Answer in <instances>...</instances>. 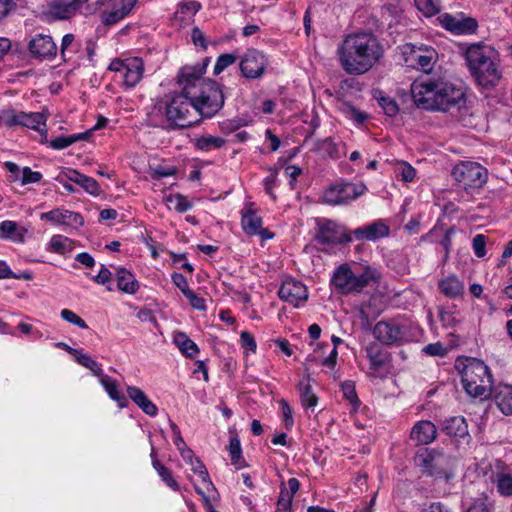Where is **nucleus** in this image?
Returning <instances> with one entry per match:
<instances>
[{
    "label": "nucleus",
    "mask_w": 512,
    "mask_h": 512,
    "mask_svg": "<svg viewBox=\"0 0 512 512\" xmlns=\"http://www.w3.org/2000/svg\"><path fill=\"white\" fill-rule=\"evenodd\" d=\"M440 430L450 437L465 438L469 436L468 424L463 416H453L441 423Z\"/></svg>",
    "instance_id": "23"
},
{
    "label": "nucleus",
    "mask_w": 512,
    "mask_h": 512,
    "mask_svg": "<svg viewBox=\"0 0 512 512\" xmlns=\"http://www.w3.org/2000/svg\"><path fill=\"white\" fill-rule=\"evenodd\" d=\"M343 69L349 74H363L370 70L382 56V48L371 33L348 35L338 47Z\"/></svg>",
    "instance_id": "2"
},
{
    "label": "nucleus",
    "mask_w": 512,
    "mask_h": 512,
    "mask_svg": "<svg viewBox=\"0 0 512 512\" xmlns=\"http://www.w3.org/2000/svg\"><path fill=\"white\" fill-rule=\"evenodd\" d=\"M63 176L67 180L79 185L91 195L98 196L101 193L100 186L94 178L81 174L77 170L67 169L63 171Z\"/></svg>",
    "instance_id": "22"
},
{
    "label": "nucleus",
    "mask_w": 512,
    "mask_h": 512,
    "mask_svg": "<svg viewBox=\"0 0 512 512\" xmlns=\"http://www.w3.org/2000/svg\"><path fill=\"white\" fill-rule=\"evenodd\" d=\"M128 397L147 415L154 417L157 415V406L146 396V394L136 386L127 387Z\"/></svg>",
    "instance_id": "25"
},
{
    "label": "nucleus",
    "mask_w": 512,
    "mask_h": 512,
    "mask_svg": "<svg viewBox=\"0 0 512 512\" xmlns=\"http://www.w3.org/2000/svg\"><path fill=\"white\" fill-rule=\"evenodd\" d=\"M411 60L417 64L419 69L427 73L431 71L433 66V52H427L426 54L413 52Z\"/></svg>",
    "instance_id": "44"
},
{
    "label": "nucleus",
    "mask_w": 512,
    "mask_h": 512,
    "mask_svg": "<svg viewBox=\"0 0 512 512\" xmlns=\"http://www.w3.org/2000/svg\"><path fill=\"white\" fill-rule=\"evenodd\" d=\"M241 225L248 235H257L262 227V218L257 214L252 203L247 204L243 209Z\"/></svg>",
    "instance_id": "26"
},
{
    "label": "nucleus",
    "mask_w": 512,
    "mask_h": 512,
    "mask_svg": "<svg viewBox=\"0 0 512 512\" xmlns=\"http://www.w3.org/2000/svg\"><path fill=\"white\" fill-rule=\"evenodd\" d=\"M300 397L302 406L306 409L314 408L317 405L318 397L313 393L309 383H299Z\"/></svg>",
    "instance_id": "40"
},
{
    "label": "nucleus",
    "mask_w": 512,
    "mask_h": 512,
    "mask_svg": "<svg viewBox=\"0 0 512 512\" xmlns=\"http://www.w3.org/2000/svg\"><path fill=\"white\" fill-rule=\"evenodd\" d=\"M47 117L44 113L40 112H31L28 114V117L24 123L23 127H27L36 131H39L42 136V143L47 142V130L40 129V126L46 125Z\"/></svg>",
    "instance_id": "37"
},
{
    "label": "nucleus",
    "mask_w": 512,
    "mask_h": 512,
    "mask_svg": "<svg viewBox=\"0 0 512 512\" xmlns=\"http://www.w3.org/2000/svg\"><path fill=\"white\" fill-rule=\"evenodd\" d=\"M242 347L252 352L256 351V341L250 332L243 331L240 335Z\"/></svg>",
    "instance_id": "62"
},
{
    "label": "nucleus",
    "mask_w": 512,
    "mask_h": 512,
    "mask_svg": "<svg viewBox=\"0 0 512 512\" xmlns=\"http://www.w3.org/2000/svg\"><path fill=\"white\" fill-rule=\"evenodd\" d=\"M423 352L430 356H440L443 357L446 355V348L439 342L431 343L426 345L423 348Z\"/></svg>",
    "instance_id": "57"
},
{
    "label": "nucleus",
    "mask_w": 512,
    "mask_h": 512,
    "mask_svg": "<svg viewBox=\"0 0 512 512\" xmlns=\"http://www.w3.org/2000/svg\"><path fill=\"white\" fill-rule=\"evenodd\" d=\"M366 191L367 187L362 182L336 181L324 190L322 201L331 206L348 205L364 195Z\"/></svg>",
    "instance_id": "9"
},
{
    "label": "nucleus",
    "mask_w": 512,
    "mask_h": 512,
    "mask_svg": "<svg viewBox=\"0 0 512 512\" xmlns=\"http://www.w3.org/2000/svg\"><path fill=\"white\" fill-rule=\"evenodd\" d=\"M467 512H492V504L486 500L479 499L469 507Z\"/></svg>",
    "instance_id": "64"
},
{
    "label": "nucleus",
    "mask_w": 512,
    "mask_h": 512,
    "mask_svg": "<svg viewBox=\"0 0 512 512\" xmlns=\"http://www.w3.org/2000/svg\"><path fill=\"white\" fill-rule=\"evenodd\" d=\"M454 180L463 185L465 189L481 188L487 182L488 172L477 162H461L454 166L451 172Z\"/></svg>",
    "instance_id": "12"
},
{
    "label": "nucleus",
    "mask_w": 512,
    "mask_h": 512,
    "mask_svg": "<svg viewBox=\"0 0 512 512\" xmlns=\"http://www.w3.org/2000/svg\"><path fill=\"white\" fill-rule=\"evenodd\" d=\"M225 140L221 137L205 135L196 140V147L202 151H211L221 148Z\"/></svg>",
    "instance_id": "39"
},
{
    "label": "nucleus",
    "mask_w": 512,
    "mask_h": 512,
    "mask_svg": "<svg viewBox=\"0 0 512 512\" xmlns=\"http://www.w3.org/2000/svg\"><path fill=\"white\" fill-rule=\"evenodd\" d=\"M17 111L14 109L2 110L0 113V124H4L7 127L16 126Z\"/></svg>",
    "instance_id": "55"
},
{
    "label": "nucleus",
    "mask_w": 512,
    "mask_h": 512,
    "mask_svg": "<svg viewBox=\"0 0 512 512\" xmlns=\"http://www.w3.org/2000/svg\"><path fill=\"white\" fill-rule=\"evenodd\" d=\"M486 237L482 234H477L473 238V249L474 253L478 258H482L486 255Z\"/></svg>",
    "instance_id": "54"
},
{
    "label": "nucleus",
    "mask_w": 512,
    "mask_h": 512,
    "mask_svg": "<svg viewBox=\"0 0 512 512\" xmlns=\"http://www.w3.org/2000/svg\"><path fill=\"white\" fill-rule=\"evenodd\" d=\"M278 295L283 301L298 307L307 301L308 290L303 283L290 279L282 283Z\"/></svg>",
    "instance_id": "16"
},
{
    "label": "nucleus",
    "mask_w": 512,
    "mask_h": 512,
    "mask_svg": "<svg viewBox=\"0 0 512 512\" xmlns=\"http://www.w3.org/2000/svg\"><path fill=\"white\" fill-rule=\"evenodd\" d=\"M367 355L373 368L379 369L384 365L385 359L376 347L368 348Z\"/></svg>",
    "instance_id": "53"
},
{
    "label": "nucleus",
    "mask_w": 512,
    "mask_h": 512,
    "mask_svg": "<svg viewBox=\"0 0 512 512\" xmlns=\"http://www.w3.org/2000/svg\"><path fill=\"white\" fill-rule=\"evenodd\" d=\"M201 9V4L195 0H185L178 5L176 14L193 17Z\"/></svg>",
    "instance_id": "47"
},
{
    "label": "nucleus",
    "mask_w": 512,
    "mask_h": 512,
    "mask_svg": "<svg viewBox=\"0 0 512 512\" xmlns=\"http://www.w3.org/2000/svg\"><path fill=\"white\" fill-rule=\"evenodd\" d=\"M314 150L323 157H328L333 160L339 159L342 155L339 144H337L331 137L317 140L314 144Z\"/></svg>",
    "instance_id": "30"
},
{
    "label": "nucleus",
    "mask_w": 512,
    "mask_h": 512,
    "mask_svg": "<svg viewBox=\"0 0 512 512\" xmlns=\"http://www.w3.org/2000/svg\"><path fill=\"white\" fill-rule=\"evenodd\" d=\"M42 219H47L56 224L82 226L84 224L83 217L76 212L54 209L41 215Z\"/></svg>",
    "instance_id": "21"
},
{
    "label": "nucleus",
    "mask_w": 512,
    "mask_h": 512,
    "mask_svg": "<svg viewBox=\"0 0 512 512\" xmlns=\"http://www.w3.org/2000/svg\"><path fill=\"white\" fill-rule=\"evenodd\" d=\"M81 0H54L49 6V14L56 19L64 20L81 13Z\"/></svg>",
    "instance_id": "20"
},
{
    "label": "nucleus",
    "mask_w": 512,
    "mask_h": 512,
    "mask_svg": "<svg viewBox=\"0 0 512 512\" xmlns=\"http://www.w3.org/2000/svg\"><path fill=\"white\" fill-rule=\"evenodd\" d=\"M237 60V56L234 55V54H221L218 58H217V61L215 63V66H214V74L215 75H218L220 74L222 71H224L228 66L232 65L233 63H235V61Z\"/></svg>",
    "instance_id": "50"
},
{
    "label": "nucleus",
    "mask_w": 512,
    "mask_h": 512,
    "mask_svg": "<svg viewBox=\"0 0 512 512\" xmlns=\"http://www.w3.org/2000/svg\"><path fill=\"white\" fill-rule=\"evenodd\" d=\"M397 172L399 175H401L402 180L405 182H411L416 174L415 169L406 162H403L399 165Z\"/></svg>",
    "instance_id": "56"
},
{
    "label": "nucleus",
    "mask_w": 512,
    "mask_h": 512,
    "mask_svg": "<svg viewBox=\"0 0 512 512\" xmlns=\"http://www.w3.org/2000/svg\"><path fill=\"white\" fill-rule=\"evenodd\" d=\"M208 61L206 59L202 65L184 66L180 70V77L183 82H186L187 94L194 102L193 106L200 120L213 117L224 105V94L220 85L212 79L202 77Z\"/></svg>",
    "instance_id": "1"
},
{
    "label": "nucleus",
    "mask_w": 512,
    "mask_h": 512,
    "mask_svg": "<svg viewBox=\"0 0 512 512\" xmlns=\"http://www.w3.org/2000/svg\"><path fill=\"white\" fill-rule=\"evenodd\" d=\"M174 343L179 348V350L188 358H194L198 352L199 348L194 341H192L186 333L177 332L174 335Z\"/></svg>",
    "instance_id": "33"
},
{
    "label": "nucleus",
    "mask_w": 512,
    "mask_h": 512,
    "mask_svg": "<svg viewBox=\"0 0 512 512\" xmlns=\"http://www.w3.org/2000/svg\"><path fill=\"white\" fill-rule=\"evenodd\" d=\"M168 201L174 205V209L180 213H184L188 211L191 208V203L188 201V199L181 195L176 194L174 196H170L168 198Z\"/></svg>",
    "instance_id": "51"
},
{
    "label": "nucleus",
    "mask_w": 512,
    "mask_h": 512,
    "mask_svg": "<svg viewBox=\"0 0 512 512\" xmlns=\"http://www.w3.org/2000/svg\"><path fill=\"white\" fill-rule=\"evenodd\" d=\"M42 179V174L32 171L29 167H25L22 171V184L36 183Z\"/></svg>",
    "instance_id": "59"
},
{
    "label": "nucleus",
    "mask_w": 512,
    "mask_h": 512,
    "mask_svg": "<svg viewBox=\"0 0 512 512\" xmlns=\"http://www.w3.org/2000/svg\"><path fill=\"white\" fill-rule=\"evenodd\" d=\"M410 328L404 321H379L373 328V335L384 345H400L411 340Z\"/></svg>",
    "instance_id": "11"
},
{
    "label": "nucleus",
    "mask_w": 512,
    "mask_h": 512,
    "mask_svg": "<svg viewBox=\"0 0 512 512\" xmlns=\"http://www.w3.org/2000/svg\"><path fill=\"white\" fill-rule=\"evenodd\" d=\"M476 472L485 482L496 483L498 492L503 496H512V474L505 463L499 459L482 460L477 464Z\"/></svg>",
    "instance_id": "8"
},
{
    "label": "nucleus",
    "mask_w": 512,
    "mask_h": 512,
    "mask_svg": "<svg viewBox=\"0 0 512 512\" xmlns=\"http://www.w3.org/2000/svg\"><path fill=\"white\" fill-rule=\"evenodd\" d=\"M136 0H81V13L91 15L107 5L110 11L106 13L103 22L113 25L126 17L134 7Z\"/></svg>",
    "instance_id": "10"
},
{
    "label": "nucleus",
    "mask_w": 512,
    "mask_h": 512,
    "mask_svg": "<svg viewBox=\"0 0 512 512\" xmlns=\"http://www.w3.org/2000/svg\"><path fill=\"white\" fill-rule=\"evenodd\" d=\"M267 64V59L261 51L249 49L242 57L239 67L245 78L257 79L262 77Z\"/></svg>",
    "instance_id": "15"
},
{
    "label": "nucleus",
    "mask_w": 512,
    "mask_h": 512,
    "mask_svg": "<svg viewBox=\"0 0 512 512\" xmlns=\"http://www.w3.org/2000/svg\"><path fill=\"white\" fill-rule=\"evenodd\" d=\"M464 56L470 75L478 86L491 89L498 85L502 71L497 50L489 45L474 43L467 47Z\"/></svg>",
    "instance_id": "4"
},
{
    "label": "nucleus",
    "mask_w": 512,
    "mask_h": 512,
    "mask_svg": "<svg viewBox=\"0 0 512 512\" xmlns=\"http://www.w3.org/2000/svg\"><path fill=\"white\" fill-rule=\"evenodd\" d=\"M411 95L417 107L425 110L448 111L464 102V92L441 79H417L411 84Z\"/></svg>",
    "instance_id": "3"
},
{
    "label": "nucleus",
    "mask_w": 512,
    "mask_h": 512,
    "mask_svg": "<svg viewBox=\"0 0 512 512\" xmlns=\"http://www.w3.org/2000/svg\"><path fill=\"white\" fill-rule=\"evenodd\" d=\"M91 131H86L83 133L73 134L70 136H60L49 142V146L55 150H61L67 148L68 146L81 141L86 140L90 136Z\"/></svg>",
    "instance_id": "36"
},
{
    "label": "nucleus",
    "mask_w": 512,
    "mask_h": 512,
    "mask_svg": "<svg viewBox=\"0 0 512 512\" xmlns=\"http://www.w3.org/2000/svg\"><path fill=\"white\" fill-rule=\"evenodd\" d=\"M380 279L377 269L366 266L354 272L348 264L340 265L333 273L331 284L344 295L361 293L365 288L376 284Z\"/></svg>",
    "instance_id": "6"
},
{
    "label": "nucleus",
    "mask_w": 512,
    "mask_h": 512,
    "mask_svg": "<svg viewBox=\"0 0 512 512\" xmlns=\"http://www.w3.org/2000/svg\"><path fill=\"white\" fill-rule=\"evenodd\" d=\"M171 279L174 285L181 290L183 295L186 294V291L191 290L188 286L186 278L181 273H173Z\"/></svg>",
    "instance_id": "63"
},
{
    "label": "nucleus",
    "mask_w": 512,
    "mask_h": 512,
    "mask_svg": "<svg viewBox=\"0 0 512 512\" xmlns=\"http://www.w3.org/2000/svg\"><path fill=\"white\" fill-rule=\"evenodd\" d=\"M417 8L427 17L439 12V6L433 0H414Z\"/></svg>",
    "instance_id": "49"
},
{
    "label": "nucleus",
    "mask_w": 512,
    "mask_h": 512,
    "mask_svg": "<svg viewBox=\"0 0 512 512\" xmlns=\"http://www.w3.org/2000/svg\"><path fill=\"white\" fill-rule=\"evenodd\" d=\"M28 50L32 57L44 60L53 59L57 47L50 35L37 34L28 42Z\"/></svg>",
    "instance_id": "17"
},
{
    "label": "nucleus",
    "mask_w": 512,
    "mask_h": 512,
    "mask_svg": "<svg viewBox=\"0 0 512 512\" xmlns=\"http://www.w3.org/2000/svg\"><path fill=\"white\" fill-rule=\"evenodd\" d=\"M436 435V426L427 420L417 422L411 431V439L418 444H429L436 438Z\"/></svg>",
    "instance_id": "24"
},
{
    "label": "nucleus",
    "mask_w": 512,
    "mask_h": 512,
    "mask_svg": "<svg viewBox=\"0 0 512 512\" xmlns=\"http://www.w3.org/2000/svg\"><path fill=\"white\" fill-rule=\"evenodd\" d=\"M178 83L182 86L180 92L165 95L154 105V111L165 116L168 126L172 129H183L200 122V117L187 94L186 82L178 74Z\"/></svg>",
    "instance_id": "5"
},
{
    "label": "nucleus",
    "mask_w": 512,
    "mask_h": 512,
    "mask_svg": "<svg viewBox=\"0 0 512 512\" xmlns=\"http://www.w3.org/2000/svg\"><path fill=\"white\" fill-rule=\"evenodd\" d=\"M191 467L192 471L200 476L202 482L206 485L207 491L215 490V486L210 480L208 471L200 459L196 458L193 461V465H191Z\"/></svg>",
    "instance_id": "45"
},
{
    "label": "nucleus",
    "mask_w": 512,
    "mask_h": 512,
    "mask_svg": "<svg viewBox=\"0 0 512 512\" xmlns=\"http://www.w3.org/2000/svg\"><path fill=\"white\" fill-rule=\"evenodd\" d=\"M439 288L448 297H457L462 294L464 286L455 276H449L439 282Z\"/></svg>",
    "instance_id": "34"
},
{
    "label": "nucleus",
    "mask_w": 512,
    "mask_h": 512,
    "mask_svg": "<svg viewBox=\"0 0 512 512\" xmlns=\"http://www.w3.org/2000/svg\"><path fill=\"white\" fill-rule=\"evenodd\" d=\"M49 246L52 252L64 254L72 249V242L62 235H54L50 240Z\"/></svg>",
    "instance_id": "41"
},
{
    "label": "nucleus",
    "mask_w": 512,
    "mask_h": 512,
    "mask_svg": "<svg viewBox=\"0 0 512 512\" xmlns=\"http://www.w3.org/2000/svg\"><path fill=\"white\" fill-rule=\"evenodd\" d=\"M415 461L424 473L437 477L446 475L450 458L442 452L426 450L423 453L417 454Z\"/></svg>",
    "instance_id": "14"
},
{
    "label": "nucleus",
    "mask_w": 512,
    "mask_h": 512,
    "mask_svg": "<svg viewBox=\"0 0 512 512\" xmlns=\"http://www.w3.org/2000/svg\"><path fill=\"white\" fill-rule=\"evenodd\" d=\"M379 106L383 109L384 113L389 116L393 117L398 114L399 112V106L397 102L389 97L382 95L381 92H379V96L376 97Z\"/></svg>",
    "instance_id": "42"
},
{
    "label": "nucleus",
    "mask_w": 512,
    "mask_h": 512,
    "mask_svg": "<svg viewBox=\"0 0 512 512\" xmlns=\"http://www.w3.org/2000/svg\"><path fill=\"white\" fill-rule=\"evenodd\" d=\"M389 233V226L382 220H377L369 225L352 230L351 237L352 240L377 241L381 238L387 237Z\"/></svg>",
    "instance_id": "19"
},
{
    "label": "nucleus",
    "mask_w": 512,
    "mask_h": 512,
    "mask_svg": "<svg viewBox=\"0 0 512 512\" xmlns=\"http://www.w3.org/2000/svg\"><path fill=\"white\" fill-rule=\"evenodd\" d=\"M314 239L320 245H333L352 241L351 231L347 233L342 226L329 219L317 220Z\"/></svg>",
    "instance_id": "13"
},
{
    "label": "nucleus",
    "mask_w": 512,
    "mask_h": 512,
    "mask_svg": "<svg viewBox=\"0 0 512 512\" xmlns=\"http://www.w3.org/2000/svg\"><path fill=\"white\" fill-rule=\"evenodd\" d=\"M100 383L108 393L109 397L117 402L118 406L123 408L127 406V398L118 390L116 380L108 375L100 378Z\"/></svg>",
    "instance_id": "32"
},
{
    "label": "nucleus",
    "mask_w": 512,
    "mask_h": 512,
    "mask_svg": "<svg viewBox=\"0 0 512 512\" xmlns=\"http://www.w3.org/2000/svg\"><path fill=\"white\" fill-rule=\"evenodd\" d=\"M343 396L351 403L354 409L360 406V400L357 396L355 384L352 381H345L341 385Z\"/></svg>",
    "instance_id": "46"
},
{
    "label": "nucleus",
    "mask_w": 512,
    "mask_h": 512,
    "mask_svg": "<svg viewBox=\"0 0 512 512\" xmlns=\"http://www.w3.org/2000/svg\"><path fill=\"white\" fill-rule=\"evenodd\" d=\"M280 406L282 409L285 426L287 429H290L294 424V420H293V416H292V408L290 407L288 402L284 399L280 400Z\"/></svg>",
    "instance_id": "58"
},
{
    "label": "nucleus",
    "mask_w": 512,
    "mask_h": 512,
    "mask_svg": "<svg viewBox=\"0 0 512 512\" xmlns=\"http://www.w3.org/2000/svg\"><path fill=\"white\" fill-rule=\"evenodd\" d=\"M461 381L468 395L485 399L492 395V375L487 365L481 360H466L461 370Z\"/></svg>",
    "instance_id": "7"
},
{
    "label": "nucleus",
    "mask_w": 512,
    "mask_h": 512,
    "mask_svg": "<svg viewBox=\"0 0 512 512\" xmlns=\"http://www.w3.org/2000/svg\"><path fill=\"white\" fill-rule=\"evenodd\" d=\"M76 361L78 364L84 366L85 368L91 370V372L95 375V376H104L103 375V370L101 368V365L95 361L94 359H92L88 354H78L76 356Z\"/></svg>",
    "instance_id": "43"
},
{
    "label": "nucleus",
    "mask_w": 512,
    "mask_h": 512,
    "mask_svg": "<svg viewBox=\"0 0 512 512\" xmlns=\"http://www.w3.org/2000/svg\"><path fill=\"white\" fill-rule=\"evenodd\" d=\"M150 456L152 458V465L154 469L158 472V475L160 476L162 481L165 482V484L172 488L174 491H178L179 484L173 478L171 471L157 459V452L153 445L151 446Z\"/></svg>",
    "instance_id": "31"
},
{
    "label": "nucleus",
    "mask_w": 512,
    "mask_h": 512,
    "mask_svg": "<svg viewBox=\"0 0 512 512\" xmlns=\"http://www.w3.org/2000/svg\"><path fill=\"white\" fill-rule=\"evenodd\" d=\"M191 39L195 46L201 47L202 49L207 48L206 37L204 33L198 27H194L191 31Z\"/></svg>",
    "instance_id": "60"
},
{
    "label": "nucleus",
    "mask_w": 512,
    "mask_h": 512,
    "mask_svg": "<svg viewBox=\"0 0 512 512\" xmlns=\"http://www.w3.org/2000/svg\"><path fill=\"white\" fill-rule=\"evenodd\" d=\"M115 277L120 291L133 295L139 290V282L127 269L122 267L116 268Z\"/></svg>",
    "instance_id": "28"
},
{
    "label": "nucleus",
    "mask_w": 512,
    "mask_h": 512,
    "mask_svg": "<svg viewBox=\"0 0 512 512\" xmlns=\"http://www.w3.org/2000/svg\"><path fill=\"white\" fill-rule=\"evenodd\" d=\"M228 450L231 463L236 467V469H241L246 466V463L242 458V449L238 437L235 436L230 438Z\"/></svg>",
    "instance_id": "38"
},
{
    "label": "nucleus",
    "mask_w": 512,
    "mask_h": 512,
    "mask_svg": "<svg viewBox=\"0 0 512 512\" xmlns=\"http://www.w3.org/2000/svg\"><path fill=\"white\" fill-rule=\"evenodd\" d=\"M61 317L65 321H67L73 325H76L81 329L88 328V325L86 324V322L81 317H79L77 314H75L73 311H71L69 309H63L61 311Z\"/></svg>",
    "instance_id": "52"
},
{
    "label": "nucleus",
    "mask_w": 512,
    "mask_h": 512,
    "mask_svg": "<svg viewBox=\"0 0 512 512\" xmlns=\"http://www.w3.org/2000/svg\"><path fill=\"white\" fill-rule=\"evenodd\" d=\"M143 62L140 58L127 59L126 68L123 73L124 84L132 88L137 85L143 76Z\"/></svg>",
    "instance_id": "27"
},
{
    "label": "nucleus",
    "mask_w": 512,
    "mask_h": 512,
    "mask_svg": "<svg viewBox=\"0 0 512 512\" xmlns=\"http://www.w3.org/2000/svg\"><path fill=\"white\" fill-rule=\"evenodd\" d=\"M494 401L505 415H512V386L500 385L492 393Z\"/></svg>",
    "instance_id": "29"
},
{
    "label": "nucleus",
    "mask_w": 512,
    "mask_h": 512,
    "mask_svg": "<svg viewBox=\"0 0 512 512\" xmlns=\"http://www.w3.org/2000/svg\"><path fill=\"white\" fill-rule=\"evenodd\" d=\"M25 230H19L14 221H3L0 223V239L10 238L15 242H22Z\"/></svg>",
    "instance_id": "35"
},
{
    "label": "nucleus",
    "mask_w": 512,
    "mask_h": 512,
    "mask_svg": "<svg viewBox=\"0 0 512 512\" xmlns=\"http://www.w3.org/2000/svg\"><path fill=\"white\" fill-rule=\"evenodd\" d=\"M441 25L456 34L473 33L477 29V21L471 17H456L450 14H442L439 17Z\"/></svg>",
    "instance_id": "18"
},
{
    "label": "nucleus",
    "mask_w": 512,
    "mask_h": 512,
    "mask_svg": "<svg viewBox=\"0 0 512 512\" xmlns=\"http://www.w3.org/2000/svg\"><path fill=\"white\" fill-rule=\"evenodd\" d=\"M190 302L191 306L197 310H205V300L198 295H196L192 290L186 291L184 295Z\"/></svg>",
    "instance_id": "61"
},
{
    "label": "nucleus",
    "mask_w": 512,
    "mask_h": 512,
    "mask_svg": "<svg viewBox=\"0 0 512 512\" xmlns=\"http://www.w3.org/2000/svg\"><path fill=\"white\" fill-rule=\"evenodd\" d=\"M292 495L286 491V487L284 483H282V488L280 492V496L277 501V509L276 512H292Z\"/></svg>",
    "instance_id": "48"
}]
</instances>
